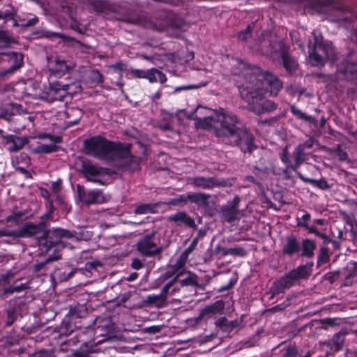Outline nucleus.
Listing matches in <instances>:
<instances>
[{"label": "nucleus", "instance_id": "1", "mask_svg": "<svg viewBox=\"0 0 357 357\" xmlns=\"http://www.w3.org/2000/svg\"><path fill=\"white\" fill-rule=\"evenodd\" d=\"M241 73L246 77L243 84L239 86L241 96L247 102H254L257 96L268 93L276 96L282 89L283 84L279 78L268 72L262 70L255 66H246L245 64L237 61Z\"/></svg>", "mask_w": 357, "mask_h": 357}, {"label": "nucleus", "instance_id": "2", "mask_svg": "<svg viewBox=\"0 0 357 357\" xmlns=\"http://www.w3.org/2000/svg\"><path fill=\"white\" fill-rule=\"evenodd\" d=\"M18 238H31L36 236L37 244L41 252L47 253L56 245L61 243V238H71L73 235L68 230L61 228L54 229L51 235L43 222L36 225L26 223L17 229Z\"/></svg>", "mask_w": 357, "mask_h": 357}, {"label": "nucleus", "instance_id": "3", "mask_svg": "<svg viewBox=\"0 0 357 357\" xmlns=\"http://www.w3.org/2000/svg\"><path fill=\"white\" fill-rule=\"evenodd\" d=\"M240 122L235 114L222 108L214 110L213 114L200 119L197 127L213 131L217 137H231L236 135Z\"/></svg>", "mask_w": 357, "mask_h": 357}, {"label": "nucleus", "instance_id": "4", "mask_svg": "<svg viewBox=\"0 0 357 357\" xmlns=\"http://www.w3.org/2000/svg\"><path fill=\"white\" fill-rule=\"evenodd\" d=\"M83 146L86 154L107 161L109 157V151L112 149V142L102 135H96L85 139Z\"/></svg>", "mask_w": 357, "mask_h": 357}, {"label": "nucleus", "instance_id": "5", "mask_svg": "<svg viewBox=\"0 0 357 357\" xmlns=\"http://www.w3.org/2000/svg\"><path fill=\"white\" fill-rule=\"evenodd\" d=\"M309 275L310 268L307 266H300L293 269L273 283L271 289L273 296L284 292L294 285L298 280L305 278Z\"/></svg>", "mask_w": 357, "mask_h": 357}, {"label": "nucleus", "instance_id": "6", "mask_svg": "<svg viewBox=\"0 0 357 357\" xmlns=\"http://www.w3.org/2000/svg\"><path fill=\"white\" fill-rule=\"evenodd\" d=\"M155 234L156 231L154 230L139 239L137 249L140 254L146 257H152L161 252L160 240L156 238Z\"/></svg>", "mask_w": 357, "mask_h": 357}, {"label": "nucleus", "instance_id": "7", "mask_svg": "<svg viewBox=\"0 0 357 357\" xmlns=\"http://www.w3.org/2000/svg\"><path fill=\"white\" fill-rule=\"evenodd\" d=\"M129 22L132 24H138L155 31H162L169 25V19L165 14H162L160 17L139 15L136 18L129 20Z\"/></svg>", "mask_w": 357, "mask_h": 357}, {"label": "nucleus", "instance_id": "8", "mask_svg": "<svg viewBox=\"0 0 357 357\" xmlns=\"http://www.w3.org/2000/svg\"><path fill=\"white\" fill-rule=\"evenodd\" d=\"M131 144H122L112 142V149L109 151V157L107 162L114 160L116 158H129L133 167L131 170L134 171L139 167V162L136 158L131 155Z\"/></svg>", "mask_w": 357, "mask_h": 357}, {"label": "nucleus", "instance_id": "9", "mask_svg": "<svg viewBox=\"0 0 357 357\" xmlns=\"http://www.w3.org/2000/svg\"><path fill=\"white\" fill-rule=\"evenodd\" d=\"M68 84H61L57 81L50 82L49 87L45 93V96L43 98L48 102L61 101L68 94Z\"/></svg>", "mask_w": 357, "mask_h": 357}, {"label": "nucleus", "instance_id": "10", "mask_svg": "<svg viewBox=\"0 0 357 357\" xmlns=\"http://www.w3.org/2000/svg\"><path fill=\"white\" fill-rule=\"evenodd\" d=\"M78 195L81 201L86 204H102L107 201L105 196L100 190L86 191L78 185Z\"/></svg>", "mask_w": 357, "mask_h": 357}, {"label": "nucleus", "instance_id": "11", "mask_svg": "<svg viewBox=\"0 0 357 357\" xmlns=\"http://www.w3.org/2000/svg\"><path fill=\"white\" fill-rule=\"evenodd\" d=\"M276 45L278 48L280 54H281L282 64L286 71L289 74L295 73L298 68V65L297 61L289 56L288 54L289 47L287 46L283 41L278 42Z\"/></svg>", "mask_w": 357, "mask_h": 357}, {"label": "nucleus", "instance_id": "12", "mask_svg": "<svg viewBox=\"0 0 357 357\" xmlns=\"http://www.w3.org/2000/svg\"><path fill=\"white\" fill-rule=\"evenodd\" d=\"M234 136L237 137L236 145L241 148V151L243 152L252 151L254 137L246 128L238 127Z\"/></svg>", "mask_w": 357, "mask_h": 357}, {"label": "nucleus", "instance_id": "13", "mask_svg": "<svg viewBox=\"0 0 357 357\" xmlns=\"http://www.w3.org/2000/svg\"><path fill=\"white\" fill-rule=\"evenodd\" d=\"M188 259L179 255L173 265L169 266L166 272L165 273V278H170L172 277L181 278L185 273V264Z\"/></svg>", "mask_w": 357, "mask_h": 357}, {"label": "nucleus", "instance_id": "14", "mask_svg": "<svg viewBox=\"0 0 357 357\" xmlns=\"http://www.w3.org/2000/svg\"><path fill=\"white\" fill-rule=\"evenodd\" d=\"M261 100V96H257L254 102H248L250 105V109L256 114H261L266 112H271L276 109L277 104L272 100H265L259 103Z\"/></svg>", "mask_w": 357, "mask_h": 357}, {"label": "nucleus", "instance_id": "15", "mask_svg": "<svg viewBox=\"0 0 357 357\" xmlns=\"http://www.w3.org/2000/svg\"><path fill=\"white\" fill-rule=\"evenodd\" d=\"M337 75H342V79L352 82L357 79V66L355 63L344 61L337 70Z\"/></svg>", "mask_w": 357, "mask_h": 357}, {"label": "nucleus", "instance_id": "16", "mask_svg": "<svg viewBox=\"0 0 357 357\" xmlns=\"http://www.w3.org/2000/svg\"><path fill=\"white\" fill-rule=\"evenodd\" d=\"M82 172L88 181L103 185V182L98 178L105 174L103 168L90 163L84 164L82 167Z\"/></svg>", "mask_w": 357, "mask_h": 357}, {"label": "nucleus", "instance_id": "17", "mask_svg": "<svg viewBox=\"0 0 357 357\" xmlns=\"http://www.w3.org/2000/svg\"><path fill=\"white\" fill-rule=\"evenodd\" d=\"M3 140L6 145H9L8 150L11 153L19 151L29 142L26 137H20L13 135L3 136Z\"/></svg>", "mask_w": 357, "mask_h": 357}, {"label": "nucleus", "instance_id": "18", "mask_svg": "<svg viewBox=\"0 0 357 357\" xmlns=\"http://www.w3.org/2000/svg\"><path fill=\"white\" fill-rule=\"evenodd\" d=\"M225 307V303L222 300H218L210 305L204 307L199 312L198 318L202 319L205 317H212L218 314H221Z\"/></svg>", "mask_w": 357, "mask_h": 357}, {"label": "nucleus", "instance_id": "19", "mask_svg": "<svg viewBox=\"0 0 357 357\" xmlns=\"http://www.w3.org/2000/svg\"><path fill=\"white\" fill-rule=\"evenodd\" d=\"M167 220L169 222H175L177 225L183 224L191 228L196 227L195 220L183 211H179L168 216Z\"/></svg>", "mask_w": 357, "mask_h": 357}, {"label": "nucleus", "instance_id": "20", "mask_svg": "<svg viewBox=\"0 0 357 357\" xmlns=\"http://www.w3.org/2000/svg\"><path fill=\"white\" fill-rule=\"evenodd\" d=\"M189 183L195 187L202 188L205 189L212 188L215 186L220 185V183L215 178H205L198 176L189 179Z\"/></svg>", "mask_w": 357, "mask_h": 357}, {"label": "nucleus", "instance_id": "21", "mask_svg": "<svg viewBox=\"0 0 357 357\" xmlns=\"http://www.w3.org/2000/svg\"><path fill=\"white\" fill-rule=\"evenodd\" d=\"M286 241V244L282 248V254L284 255L292 256L299 252L301 245L295 236L293 235L287 236Z\"/></svg>", "mask_w": 357, "mask_h": 357}, {"label": "nucleus", "instance_id": "22", "mask_svg": "<svg viewBox=\"0 0 357 357\" xmlns=\"http://www.w3.org/2000/svg\"><path fill=\"white\" fill-rule=\"evenodd\" d=\"M66 116V124L70 127L79 123L83 116V111L77 107L68 108L65 112Z\"/></svg>", "mask_w": 357, "mask_h": 357}, {"label": "nucleus", "instance_id": "23", "mask_svg": "<svg viewBox=\"0 0 357 357\" xmlns=\"http://www.w3.org/2000/svg\"><path fill=\"white\" fill-rule=\"evenodd\" d=\"M167 298L166 294L163 292V289H162L159 294H153L146 296L144 302L146 305H151L160 308L165 306Z\"/></svg>", "mask_w": 357, "mask_h": 357}, {"label": "nucleus", "instance_id": "24", "mask_svg": "<svg viewBox=\"0 0 357 357\" xmlns=\"http://www.w3.org/2000/svg\"><path fill=\"white\" fill-rule=\"evenodd\" d=\"M50 70L52 73L58 75H64L68 70V66L64 60L59 58H54L49 61Z\"/></svg>", "mask_w": 357, "mask_h": 357}, {"label": "nucleus", "instance_id": "25", "mask_svg": "<svg viewBox=\"0 0 357 357\" xmlns=\"http://www.w3.org/2000/svg\"><path fill=\"white\" fill-rule=\"evenodd\" d=\"M222 213L223 219L231 222L238 219L240 211L236 206L225 205L222 207Z\"/></svg>", "mask_w": 357, "mask_h": 357}, {"label": "nucleus", "instance_id": "26", "mask_svg": "<svg viewBox=\"0 0 357 357\" xmlns=\"http://www.w3.org/2000/svg\"><path fill=\"white\" fill-rule=\"evenodd\" d=\"M145 79H148L150 83H155L159 81L163 84L167 81L166 75L160 70L152 68L146 71Z\"/></svg>", "mask_w": 357, "mask_h": 357}, {"label": "nucleus", "instance_id": "27", "mask_svg": "<svg viewBox=\"0 0 357 357\" xmlns=\"http://www.w3.org/2000/svg\"><path fill=\"white\" fill-rule=\"evenodd\" d=\"M209 195L204 193L192 192L187 195V198L192 203L199 206L206 207L208 205Z\"/></svg>", "mask_w": 357, "mask_h": 357}, {"label": "nucleus", "instance_id": "28", "mask_svg": "<svg viewBox=\"0 0 357 357\" xmlns=\"http://www.w3.org/2000/svg\"><path fill=\"white\" fill-rule=\"evenodd\" d=\"M173 278L167 283L162 288L163 292L168 296H172L179 292L182 288L181 284L178 281L179 278L172 277Z\"/></svg>", "mask_w": 357, "mask_h": 357}, {"label": "nucleus", "instance_id": "29", "mask_svg": "<svg viewBox=\"0 0 357 357\" xmlns=\"http://www.w3.org/2000/svg\"><path fill=\"white\" fill-rule=\"evenodd\" d=\"M183 275H185L184 278H178V281L182 287L197 286L198 277L195 273L190 271H185Z\"/></svg>", "mask_w": 357, "mask_h": 357}, {"label": "nucleus", "instance_id": "30", "mask_svg": "<svg viewBox=\"0 0 357 357\" xmlns=\"http://www.w3.org/2000/svg\"><path fill=\"white\" fill-rule=\"evenodd\" d=\"M13 57L15 61V63L8 70L0 71V77H5L7 75H11L22 66L23 57L22 54L14 53Z\"/></svg>", "mask_w": 357, "mask_h": 357}, {"label": "nucleus", "instance_id": "31", "mask_svg": "<svg viewBox=\"0 0 357 357\" xmlns=\"http://www.w3.org/2000/svg\"><path fill=\"white\" fill-rule=\"evenodd\" d=\"M293 155L294 158L295 163L294 166H292V169L296 170L300 167L303 162H304L307 158V156L304 153V150L302 149V147L298 145L295 148Z\"/></svg>", "mask_w": 357, "mask_h": 357}, {"label": "nucleus", "instance_id": "32", "mask_svg": "<svg viewBox=\"0 0 357 357\" xmlns=\"http://www.w3.org/2000/svg\"><path fill=\"white\" fill-rule=\"evenodd\" d=\"M100 351V349L97 348L96 344L84 342L75 353H79V357H87L89 354L98 353Z\"/></svg>", "mask_w": 357, "mask_h": 357}, {"label": "nucleus", "instance_id": "33", "mask_svg": "<svg viewBox=\"0 0 357 357\" xmlns=\"http://www.w3.org/2000/svg\"><path fill=\"white\" fill-rule=\"evenodd\" d=\"M316 248L315 243L313 241L308 238L302 241L301 249L302 256L312 257L314 255V250Z\"/></svg>", "mask_w": 357, "mask_h": 357}, {"label": "nucleus", "instance_id": "34", "mask_svg": "<svg viewBox=\"0 0 357 357\" xmlns=\"http://www.w3.org/2000/svg\"><path fill=\"white\" fill-rule=\"evenodd\" d=\"M300 178L305 183H307L312 186L317 187L321 190H327L331 188V185L328 183V182L324 179L321 178L319 180L309 178H304L303 176L300 175Z\"/></svg>", "mask_w": 357, "mask_h": 357}, {"label": "nucleus", "instance_id": "35", "mask_svg": "<svg viewBox=\"0 0 357 357\" xmlns=\"http://www.w3.org/2000/svg\"><path fill=\"white\" fill-rule=\"evenodd\" d=\"M319 48L325 54L326 57L328 60L333 61L335 60V51L331 44H324L321 45Z\"/></svg>", "mask_w": 357, "mask_h": 357}, {"label": "nucleus", "instance_id": "36", "mask_svg": "<svg viewBox=\"0 0 357 357\" xmlns=\"http://www.w3.org/2000/svg\"><path fill=\"white\" fill-rule=\"evenodd\" d=\"M255 22L249 24L245 30L238 33V38L243 41H245L247 39L250 38L252 36V31L255 27Z\"/></svg>", "mask_w": 357, "mask_h": 357}, {"label": "nucleus", "instance_id": "37", "mask_svg": "<svg viewBox=\"0 0 357 357\" xmlns=\"http://www.w3.org/2000/svg\"><path fill=\"white\" fill-rule=\"evenodd\" d=\"M89 78L92 84H98L104 82L103 75L98 70H91L89 74Z\"/></svg>", "mask_w": 357, "mask_h": 357}, {"label": "nucleus", "instance_id": "38", "mask_svg": "<svg viewBox=\"0 0 357 357\" xmlns=\"http://www.w3.org/2000/svg\"><path fill=\"white\" fill-rule=\"evenodd\" d=\"M329 260L328 248L327 247H321L318 256L317 265L320 266L326 263Z\"/></svg>", "mask_w": 357, "mask_h": 357}, {"label": "nucleus", "instance_id": "39", "mask_svg": "<svg viewBox=\"0 0 357 357\" xmlns=\"http://www.w3.org/2000/svg\"><path fill=\"white\" fill-rule=\"evenodd\" d=\"M332 342L335 350L339 351L342 349L344 335L342 333H336L333 336Z\"/></svg>", "mask_w": 357, "mask_h": 357}, {"label": "nucleus", "instance_id": "40", "mask_svg": "<svg viewBox=\"0 0 357 357\" xmlns=\"http://www.w3.org/2000/svg\"><path fill=\"white\" fill-rule=\"evenodd\" d=\"M198 244V238H195L190 245L181 254L183 257L188 259V257L190 253H192L196 248L197 245Z\"/></svg>", "mask_w": 357, "mask_h": 357}, {"label": "nucleus", "instance_id": "41", "mask_svg": "<svg viewBox=\"0 0 357 357\" xmlns=\"http://www.w3.org/2000/svg\"><path fill=\"white\" fill-rule=\"evenodd\" d=\"M208 83V81H206V82H202L199 83V84H189V85L178 86V87H176L174 91H179L181 90H190V89H198L202 86H205Z\"/></svg>", "mask_w": 357, "mask_h": 357}, {"label": "nucleus", "instance_id": "42", "mask_svg": "<svg viewBox=\"0 0 357 357\" xmlns=\"http://www.w3.org/2000/svg\"><path fill=\"white\" fill-rule=\"evenodd\" d=\"M310 62L312 66H318L322 63V57L315 51L311 52L309 55Z\"/></svg>", "mask_w": 357, "mask_h": 357}, {"label": "nucleus", "instance_id": "43", "mask_svg": "<svg viewBox=\"0 0 357 357\" xmlns=\"http://www.w3.org/2000/svg\"><path fill=\"white\" fill-rule=\"evenodd\" d=\"M38 151L43 153H50L56 150V146L54 144H42L38 146Z\"/></svg>", "mask_w": 357, "mask_h": 357}, {"label": "nucleus", "instance_id": "44", "mask_svg": "<svg viewBox=\"0 0 357 357\" xmlns=\"http://www.w3.org/2000/svg\"><path fill=\"white\" fill-rule=\"evenodd\" d=\"M29 286L26 284L22 283L20 284H13L10 286L8 289L7 292L10 294H13L14 292H21L28 289Z\"/></svg>", "mask_w": 357, "mask_h": 357}, {"label": "nucleus", "instance_id": "45", "mask_svg": "<svg viewBox=\"0 0 357 357\" xmlns=\"http://www.w3.org/2000/svg\"><path fill=\"white\" fill-rule=\"evenodd\" d=\"M146 71V70L141 69L130 68L129 70V73L133 78L145 79Z\"/></svg>", "mask_w": 357, "mask_h": 357}, {"label": "nucleus", "instance_id": "46", "mask_svg": "<svg viewBox=\"0 0 357 357\" xmlns=\"http://www.w3.org/2000/svg\"><path fill=\"white\" fill-rule=\"evenodd\" d=\"M290 109H291V112L292 114L297 116L298 118H300L301 119L309 121L311 118L310 116L306 115L305 114L302 112L299 109H298L294 105L291 106Z\"/></svg>", "mask_w": 357, "mask_h": 357}, {"label": "nucleus", "instance_id": "47", "mask_svg": "<svg viewBox=\"0 0 357 357\" xmlns=\"http://www.w3.org/2000/svg\"><path fill=\"white\" fill-rule=\"evenodd\" d=\"M0 236L18 238L17 229H0Z\"/></svg>", "mask_w": 357, "mask_h": 357}, {"label": "nucleus", "instance_id": "48", "mask_svg": "<svg viewBox=\"0 0 357 357\" xmlns=\"http://www.w3.org/2000/svg\"><path fill=\"white\" fill-rule=\"evenodd\" d=\"M151 211V204H142L136 207L135 213L137 214H145Z\"/></svg>", "mask_w": 357, "mask_h": 357}, {"label": "nucleus", "instance_id": "49", "mask_svg": "<svg viewBox=\"0 0 357 357\" xmlns=\"http://www.w3.org/2000/svg\"><path fill=\"white\" fill-rule=\"evenodd\" d=\"M229 255L243 257L245 255V251L242 247L235 246L229 248Z\"/></svg>", "mask_w": 357, "mask_h": 357}, {"label": "nucleus", "instance_id": "50", "mask_svg": "<svg viewBox=\"0 0 357 357\" xmlns=\"http://www.w3.org/2000/svg\"><path fill=\"white\" fill-rule=\"evenodd\" d=\"M40 192H41V195L43 197L49 200L50 210L49 213L46 215V217L48 218L49 216H50V214L53 212V209H54L53 202H52V201L50 200V193L48 190H47L45 189H42Z\"/></svg>", "mask_w": 357, "mask_h": 357}, {"label": "nucleus", "instance_id": "51", "mask_svg": "<svg viewBox=\"0 0 357 357\" xmlns=\"http://www.w3.org/2000/svg\"><path fill=\"white\" fill-rule=\"evenodd\" d=\"M228 320L226 317H222L215 321V325L222 330L227 331Z\"/></svg>", "mask_w": 357, "mask_h": 357}, {"label": "nucleus", "instance_id": "52", "mask_svg": "<svg viewBox=\"0 0 357 357\" xmlns=\"http://www.w3.org/2000/svg\"><path fill=\"white\" fill-rule=\"evenodd\" d=\"M298 351L294 347H288L284 354V357H296Z\"/></svg>", "mask_w": 357, "mask_h": 357}, {"label": "nucleus", "instance_id": "53", "mask_svg": "<svg viewBox=\"0 0 357 357\" xmlns=\"http://www.w3.org/2000/svg\"><path fill=\"white\" fill-rule=\"evenodd\" d=\"M22 218V214H15L9 215L6 218V221L8 222H10L15 225H18L20 223V220Z\"/></svg>", "mask_w": 357, "mask_h": 357}, {"label": "nucleus", "instance_id": "54", "mask_svg": "<svg viewBox=\"0 0 357 357\" xmlns=\"http://www.w3.org/2000/svg\"><path fill=\"white\" fill-rule=\"evenodd\" d=\"M52 190L55 194H59L61 189V181L58 180L52 183Z\"/></svg>", "mask_w": 357, "mask_h": 357}, {"label": "nucleus", "instance_id": "55", "mask_svg": "<svg viewBox=\"0 0 357 357\" xmlns=\"http://www.w3.org/2000/svg\"><path fill=\"white\" fill-rule=\"evenodd\" d=\"M215 252L217 253H219L221 257H225L228 255H229V248H225L220 245H217L215 247Z\"/></svg>", "mask_w": 357, "mask_h": 357}, {"label": "nucleus", "instance_id": "56", "mask_svg": "<svg viewBox=\"0 0 357 357\" xmlns=\"http://www.w3.org/2000/svg\"><path fill=\"white\" fill-rule=\"evenodd\" d=\"M300 225L301 227H304L305 229H307L309 233L314 234L316 236H317V234L319 233V230L314 227L308 226L307 224H305V223L300 224Z\"/></svg>", "mask_w": 357, "mask_h": 357}, {"label": "nucleus", "instance_id": "57", "mask_svg": "<svg viewBox=\"0 0 357 357\" xmlns=\"http://www.w3.org/2000/svg\"><path fill=\"white\" fill-rule=\"evenodd\" d=\"M313 144L314 140L310 138L305 141L304 143L298 144V146H301L302 149L305 150V149H311L313 146Z\"/></svg>", "mask_w": 357, "mask_h": 357}, {"label": "nucleus", "instance_id": "58", "mask_svg": "<svg viewBox=\"0 0 357 357\" xmlns=\"http://www.w3.org/2000/svg\"><path fill=\"white\" fill-rule=\"evenodd\" d=\"M61 258V255L58 252H54L53 255H50L46 259L45 263L52 262Z\"/></svg>", "mask_w": 357, "mask_h": 357}, {"label": "nucleus", "instance_id": "59", "mask_svg": "<svg viewBox=\"0 0 357 357\" xmlns=\"http://www.w3.org/2000/svg\"><path fill=\"white\" fill-rule=\"evenodd\" d=\"M287 307V305L284 303H281L279 305H277L271 308H270L268 310L271 312H275L278 311H281L284 310Z\"/></svg>", "mask_w": 357, "mask_h": 357}, {"label": "nucleus", "instance_id": "60", "mask_svg": "<svg viewBox=\"0 0 357 357\" xmlns=\"http://www.w3.org/2000/svg\"><path fill=\"white\" fill-rule=\"evenodd\" d=\"M38 22V18L37 17H34L29 20L24 24H22V25L24 26H34L35 24H36V23Z\"/></svg>", "mask_w": 357, "mask_h": 357}, {"label": "nucleus", "instance_id": "61", "mask_svg": "<svg viewBox=\"0 0 357 357\" xmlns=\"http://www.w3.org/2000/svg\"><path fill=\"white\" fill-rule=\"evenodd\" d=\"M11 116V113H9L6 109H3L1 112L0 116L6 121H10Z\"/></svg>", "mask_w": 357, "mask_h": 357}, {"label": "nucleus", "instance_id": "62", "mask_svg": "<svg viewBox=\"0 0 357 357\" xmlns=\"http://www.w3.org/2000/svg\"><path fill=\"white\" fill-rule=\"evenodd\" d=\"M132 266L133 267V268L139 270L142 268L143 266L140 260L137 259H134L132 262Z\"/></svg>", "mask_w": 357, "mask_h": 357}, {"label": "nucleus", "instance_id": "63", "mask_svg": "<svg viewBox=\"0 0 357 357\" xmlns=\"http://www.w3.org/2000/svg\"><path fill=\"white\" fill-rule=\"evenodd\" d=\"M238 323L237 320L228 321L227 331H231L233 328L237 327Z\"/></svg>", "mask_w": 357, "mask_h": 357}, {"label": "nucleus", "instance_id": "64", "mask_svg": "<svg viewBox=\"0 0 357 357\" xmlns=\"http://www.w3.org/2000/svg\"><path fill=\"white\" fill-rule=\"evenodd\" d=\"M337 155L341 160H345L347 158V153L341 149L337 150Z\"/></svg>", "mask_w": 357, "mask_h": 357}]
</instances>
